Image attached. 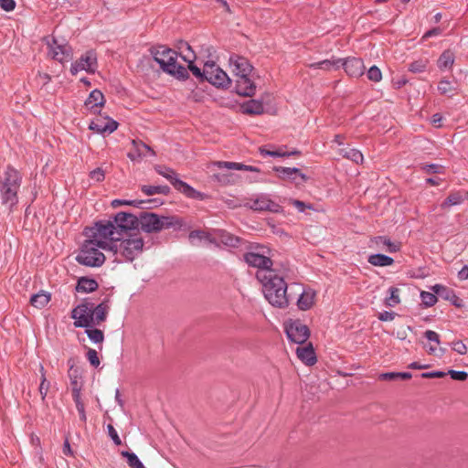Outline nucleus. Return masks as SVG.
Instances as JSON below:
<instances>
[{
  "mask_svg": "<svg viewBox=\"0 0 468 468\" xmlns=\"http://www.w3.org/2000/svg\"><path fill=\"white\" fill-rule=\"evenodd\" d=\"M261 271L258 281L261 284L266 300L273 306L283 308L288 306L287 283L277 271L272 272Z\"/></svg>",
  "mask_w": 468,
  "mask_h": 468,
  "instance_id": "f257e3e1",
  "label": "nucleus"
},
{
  "mask_svg": "<svg viewBox=\"0 0 468 468\" xmlns=\"http://www.w3.org/2000/svg\"><path fill=\"white\" fill-rule=\"evenodd\" d=\"M229 64L236 76V92L241 96L252 97L256 92L252 65L246 58L236 54L229 57Z\"/></svg>",
  "mask_w": 468,
  "mask_h": 468,
  "instance_id": "f03ea898",
  "label": "nucleus"
},
{
  "mask_svg": "<svg viewBox=\"0 0 468 468\" xmlns=\"http://www.w3.org/2000/svg\"><path fill=\"white\" fill-rule=\"evenodd\" d=\"M109 306L105 303L95 305L92 303H82L71 311L75 327H93L106 320Z\"/></svg>",
  "mask_w": 468,
  "mask_h": 468,
  "instance_id": "7ed1b4c3",
  "label": "nucleus"
},
{
  "mask_svg": "<svg viewBox=\"0 0 468 468\" xmlns=\"http://www.w3.org/2000/svg\"><path fill=\"white\" fill-rule=\"evenodd\" d=\"M151 55L163 71L176 77L178 80H186L188 78L187 69L177 63V58L180 52L169 48L165 46H158L151 48Z\"/></svg>",
  "mask_w": 468,
  "mask_h": 468,
  "instance_id": "20e7f679",
  "label": "nucleus"
},
{
  "mask_svg": "<svg viewBox=\"0 0 468 468\" xmlns=\"http://www.w3.org/2000/svg\"><path fill=\"white\" fill-rule=\"evenodd\" d=\"M84 233L99 248L109 251L116 248V242L122 239L111 219L97 221L94 226L86 228Z\"/></svg>",
  "mask_w": 468,
  "mask_h": 468,
  "instance_id": "39448f33",
  "label": "nucleus"
},
{
  "mask_svg": "<svg viewBox=\"0 0 468 468\" xmlns=\"http://www.w3.org/2000/svg\"><path fill=\"white\" fill-rule=\"evenodd\" d=\"M22 177L19 172L13 167H7L4 179L0 182V195L2 204L12 209L18 202L17 193L20 188Z\"/></svg>",
  "mask_w": 468,
  "mask_h": 468,
  "instance_id": "423d86ee",
  "label": "nucleus"
},
{
  "mask_svg": "<svg viewBox=\"0 0 468 468\" xmlns=\"http://www.w3.org/2000/svg\"><path fill=\"white\" fill-rule=\"evenodd\" d=\"M144 241L139 233L125 236L116 242V248L112 250L115 255L127 261H133L144 250Z\"/></svg>",
  "mask_w": 468,
  "mask_h": 468,
  "instance_id": "0eeeda50",
  "label": "nucleus"
},
{
  "mask_svg": "<svg viewBox=\"0 0 468 468\" xmlns=\"http://www.w3.org/2000/svg\"><path fill=\"white\" fill-rule=\"evenodd\" d=\"M138 218L139 228L146 233L159 232L165 229L180 226L176 217H159L151 212H143Z\"/></svg>",
  "mask_w": 468,
  "mask_h": 468,
  "instance_id": "6e6552de",
  "label": "nucleus"
},
{
  "mask_svg": "<svg viewBox=\"0 0 468 468\" xmlns=\"http://www.w3.org/2000/svg\"><path fill=\"white\" fill-rule=\"evenodd\" d=\"M244 261L246 263L252 267L256 268V278L258 279V275L260 272L266 271L272 272L275 270L272 268L273 261L271 260V250L263 246H257L253 248L251 250L246 252L243 255Z\"/></svg>",
  "mask_w": 468,
  "mask_h": 468,
  "instance_id": "1a4fd4ad",
  "label": "nucleus"
},
{
  "mask_svg": "<svg viewBox=\"0 0 468 468\" xmlns=\"http://www.w3.org/2000/svg\"><path fill=\"white\" fill-rule=\"evenodd\" d=\"M101 248L90 240V239H86L80 250L76 256V261L84 266L88 267H100L105 261V255L101 251Z\"/></svg>",
  "mask_w": 468,
  "mask_h": 468,
  "instance_id": "9d476101",
  "label": "nucleus"
},
{
  "mask_svg": "<svg viewBox=\"0 0 468 468\" xmlns=\"http://www.w3.org/2000/svg\"><path fill=\"white\" fill-rule=\"evenodd\" d=\"M112 224L122 239L125 236L133 235L130 231L139 228V218L131 213L119 212L113 217Z\"/></svg>",
  "mask_w": 468,
  "mask_h": 468,
  "instance_id": "9b49d317",
  "label": "nucleus"
},
{
  "mask_svg": "<svg viewBox=\"0 0 468 468\" xmlns=\"http://www.w3.org/2000/svg\"><path fill=\"white\" fill-rule=\"evenodd\" d=\"M156 171L159 175L163 176L170 181L176 189L185 194L186 197L191 198H197L201 197V193L195 190L188 184L183 182L176 177V173L168 167H158Z\"/></svg>",
  "mask_w": 468,
  "mask_h": 468,
  "instance_id": "f8f14e48",
  "label": "nucleus"
},
{
  "mask_svg": "<svg viewBox=\"0 0 468 468\" xmlns=\"http://www.w3.org/2000/svg\"><path fill=\"white\" fill-rule=\"evenodd\" d=\"M98 68L97 54L90 49L86 51L80 58L71 64L70 72L72 75L85 70L88 73H94Z\"/></svg>",
  "mask_w": 468,
  "mask_h": 468,
  "instance_id": "ddd939ff",
  "label": "nucleus"
},
{
  "mask_svg": "<svg viewBox=\"0 0 468 468\" xmlns=\"http://www.w3.org/2000/svg\"><path fill=\"white\" fill-rule=\"evenodd\" d=\"M205 80L218 87H227L230 83L228 74L214 62L205 63Z\"/></svg>",
  "mask_w": 468,
  "mask_h": 468,
  "instance_id": "4468645a",
  "label": "nucleus"
},
{
  "mask_svg": "<svg viewBox=\"0 0 468 468\" xmlns=\"http://www.w3.org/2000/svg\"><path fill=\"white\" fill-rule=\"evenodd\" d=\"M46 41L52 58L61 63L71 58L72 49L69 45L58 43V39L54 37H46Z\"/></svg>",
  "mask_w": 468,
  "mask_h": 468,
  "instance_id": "2eb2a0df",
  "label": "nucleus"
},
{
  "mask_svg": "<svg viewBox=\"0 0 468 468\" xmlns=\"http://www.w3.org/2000/svg\"><path fill=\"white\" fill-rule=\"evenodd\" d=\"M178 49L180 50V57L184 61L187 62L188 69L193 73V75L201 80H205V67L203 68V70H201L194 64L196 55L190 45L187 42L182 41L178 46Z\"/></svg>",
  "mask_w": 468,
  "mask_h": 468,
  "instance_id": "dca6fc26",
  "label": "nucleus"
},
{
  "mask_svg": "<svg viewBox=\"0 0 468 468\" xmlns=\"http://www.w3.org/2000/svg\"><path fill=\"white\" fill-rule=\"evenodd\" d=\"M294 353L297 358L306 367H313L317 363V356L311 342L299 345L294 349Z\"/></svg>",
  "mask_w": 468,
  "mask_h": 468,
  "instance_id": "f3484780",
  "label": "nucleus"
},
{
  "mask_svg": "<svg viewBox=\"0 0 468 468\" xmlns=\"http://www.w3.org/2000/svg\"><path fill=\"white\" fill-rule=\"evenodd\" d=\"M89 128L98 133H112L118 128V122L109 117H97L93 120Z\"/></svg>",
  "mask_w": 468,
  "mask_h": 468,
  "instance_id": "a211bd4d",
  "label": "nucleus"
},
{
  "mask_svg": "<svg viewBox=\"0 0 468 468\" xmlns=\"http://www.w3.org/2000/svg\"><path fill=\"white\" fill-rule=\"evenodd\" d=\"M340 67H343L347 75L353 78H358L365 72L364 62L359 58L352 57L342 59Z\"/></svg>",
  "mask_w": 468,
  "mask_h": 468,
  "instance_id": "6ab92c4d",
  "label": "nucleus"
},
{
  "mask_svg": "<svg viewBox=\"0 0 468 468\" xmlns=\"http://www.w3.org/2000/svg\"><path fill=\"white\" fill-rule=\"evenodd\" d=\"M147 155L154 156V151L143 141L140 140H133L132 141V149L127 154L128 158L132 161L141 160L143 157Z\"/></svg>",
  "mask_w": 468,
  "mask_h": 468,
  "instance_id": "aec40b11",
  "label": "nucleus"
},
{
  "mask_svg": "<svg viewBox=\"0 0 468 468\" xmlns=\"http://www.w3.org/2000/svg\"><path fill=\"white\" fill-rule=\"evenodd\" d=\"M248 205L251 209L259 211H278L279 208V205L271 200L266 195H260L250 198Z\"/></svg>",
  "mask_w": 468,
  "mask_h": 468,
  "instance_id": "412c9836",
  "label": "nucleus"
},
{
  "mask_svg": "<svg viewBox=\"0 0 468 468\" xmlns=\"http://www.w3.org/2000/svg\"><path fill=\"white\" fill-rule=\"evenodd\" d=\"M105 103L103 93L99 90H93L85 101V108L92 114L101 112Z\"/></svg>",
  "mask_w": 468,
  "mask_h": 468,
  "instance_id": "4be33fe9",
  "label": "nucleus"
},
{
  "mask_svg": "<svg viewBox=\"0 0 468 468\" xmlns=\"http://www.w3.org/2000/svg\"><path fill=\"white\" fill-rule=\"evenodd\" d=\"M315 291L311 288H303L300 293L296 304L297 307L302 311L309 310L314 304Z\"/></svg>",
  "mask_w": 468,
  "mask_h": 468,
  "instance_id": "5701e85b",
  "label": "nucleus"
},
{
  "mask_svg": "<svg viewBox=\"0 0 468 468\" xmlns=\"http://www.w3.org/2000/svg\"><path fill=\"white\" fill-rule=\"evenodd\" d=\"M314 183V172L309 168L300 169L294 167V186Z\"/></svg>",
  "mask_w": 468,
  "mask_h": 468,
  "instance_id": "b1692460",
  "label": "nucleus"
},
{
  "mask_svg": "<svg viewBox=\"0 0 468 468\" xmlns=\"http://www.w3.org/2000/svg\"><path fill=\"white\" fill-rule=\"evenodd\" d=\"M311 335L307 325L302 324L299 320L294 321V344L303 345L307 343Z\"/></svg>",
  "mask_w": 468,
  "mask_h": 468,
  "instance_id": "393cba45",
  "label": "nucleus"
},
{
  "mask_svg": "<svg viewBox=\"0 0 468 468\" xmlns=\"http://www.w3.org/2000/svg\"><path fill=\"white\" fill-rule=\"evenodd\" d=\"M211 165L216 166L219 169H229V170H244V171H251V172H259V169L255 166L243 165L236 162H225V161H217L213 162Z\"/></svg>",
  "mask_w": 468,
  "mask_h": 468,
  "instance_id": "a878e982",
  "label": "nucleus"
},
{
  "mask_svg": "<svg viewBox=\"0 0 468 468\" xmlns=\"http://www.w3.org/2000/svg\"><path fill=\"white\" fill-rule=\"evenodd\" d=\"M438 90L440 94L447 96L449 98L458 94V85L455 80L451 81L446 79H442L438 83Z\"/></svg>",
  "mask_w": 468,
  "mask_h": 468,
  "instance_id": "bb28decb",
  "label": "nucleus"
},
{
  "mask_svg": "<svg viewBox=\"0 0 468 468\" xmlns=\"http://www.w3.org/2000/svg\"><path fill=\"white\" fill-rule=\"evenodd\" d=\"M259 152L262 156L271 157H285L292 154V152L289 151L286 146H271V149H268L267 146H261Z\"/></svg>",
  "mask_w": 468,
  "mask_h": 468,
  "instance_id": "cd10ccee",
  "label": "nucleus"
},
{
  "mask_svg": "<svg viewBox=\"0 0 468 468\" xmlns=\"http://www.w3.org/2000/svg\"><path fill=\"white\" fill-rule=\"evenodd\" d=\"M372 242L378 248L386 247V250L389 253H394L400 250V244L391 241L387 236H377L372 239Z\"/></svg>",
  "mask_w": 468,
  "mask_h": 468,
  "instance_id": "c85d7f7f",
  "label": "nucleus"
},
{
  "mask_svg": "<svg viewBox=\"0 0 468 468\" xmlns=\"http://www.w3.org/2000/svg\"><path fill=\"white\" fill-rule=\"evenodd\" d=\"M215 238H216V241H217L216 244L220 242V243H222L226 246H229V247H236L239 242V239L238 237H235L225 230H216Z\"/></svg>",
  "mask_w": 468,
  "mask_h": 468,
  "instance_id": "c756f323",
  "label": "nucleus"
},
{
  "mask_svg": "<svg viewBox=\"0 0 468 468\" xmlns=\"http://www.w3.org/2000/svg\"><path fill=\"white\" fill-rule=\"evenodd\" d=\"M99 287L98 282L94 279L81 277L79 279L76 290L81 292H92Z\"/></svg>",
  "mask_w": 468,
  "mask_h": 468,
  "instance_id": "7c9ffc66",
  "label": "nucleus"
},
{
  "mask_svg": "<svg viewBox=\"0 0 468 468\" xmlns=\"http://www.w3.org/2000/svg\"><path fill=\"white\" fill-rule=\"evenodd\" d=\"M263 110L262 102L258 100H250L241 105V111L246 114H261Z\"/></svg>",
  "mask_w": 468,
  "mask_h": 468,
  "instance_id": "2f4dec72",
  "label": "nucleus"
},
{
  "mask_svg": "<svg viewBox=\"0 0 468 468\" xmlns=\"http://www.w3.org/2000/svg\"><path fill=\"white\" fill-rule=\"evenodd\" d=\"M454 58L455 57L452 50H444L438 59L437 66L441 70L451 69L454 63Z\"/></svg>",
  "mask_w": 468,
  "mask_h": 468,
  "instance_id": "473e14b6",
  "label": "nucleus"
},
{
  "mask_svg": "<svg viewBox=\"0 0 468 468\" xmlns=\"http://www.w3.org/2000/svg\"><path fill=\"white\" fill-rule=\"evenodd\" d=\"M367 261H368V263H370L373 266L386 267V266L392 265L394 262V260H393V258H391L389 256L380 254V253H376V254L369 255Z\"/></svg>",
  "mask_w": 468,
  "mask_h": 468,
  "instance_id": "72a5a7b5",
  "label": "nucleus"
},
{
  "mask_svg": "<svg viewBox=\"0 0 468 468\" xmlns=\"http://www.w3.org/2000/svg\"><path fill=\"white\" fill-rule=\"evenodd\" d=\"M189 239L192 243L195 239L205 241L207 244L217 243L215 236L203 230H193L189 233Z\"/></svg>",
  "mask_w": 468,
  "mask_h": 468,
  "instance_id": "f704fd0d",
  "label": "nucleus"
},
{
  "mask_svg": "<svg viewBox=\"0 0 468 468\" xmlns=\"http://www.w3.org/2000/svg\"><path fill=\"white\" fill-rule=\"evenodd\" d=\"M339 154L344 158L349 159L356 164H360L364 160L362 153L355 148H341L339 149Z\"/></svg>",
  "mask_w": 468,
  "mask_h": 468,
  "instance_id": "c9c22d12",
  "label": "nucleus"
},
{
  "mask_svg": "<svg viewBox=\"0 0 468 468\" xmlns=\"http://www.w3.org/2000/svg\"><path fill=\"white\" fill-rule=\"evenodd\" d=\"M50 301V294L48 292H38L31 296L30 303L37 308H43Z\"/></svg>",
  "mask_w": 468,
  "mask_h": 468,
  "instance_id": "e433bc0d",
  "label": "nucleus"
},
{
  "mask_svg": "<svg viewBox=\"0 0 468 468\" xmlns=\"http://www.w3.org/2000/svg\"><path fill=\"white\" fill-rule=\"evenodd\" d=\"M69 378L70 379L71 390H74L75 388L82 389V383L80 381L81 377L79 373V369L74 368L73 365H70Z\"/></svg>",
  "mask_w": 468,
  "mask_h": 468,
  "instance_id": "4c0bfd02",
  "label": "nucleus"
},
{
  "mask_svg": "<svg viewBox=\"0 0 468 468\" xmlns=\"http://www.w3.org/2000/svg\"><path fill=\"white\" fill-rule=\"evenodd\" d=\"M39 371H40V374H41V378H40V385H39V388H38V391H39V393L41 395L42 401H45L47 394H48V391L49 387H50V383L47 379L46 371H45L44 367L42 365H40Z\"/></svg>",
  "mask_w": 468,
  "mask_h": 468,
  "instance_id": "58836bf2",
  "label": "nucleus"
},
{
  "mask_svg": "<svg viewBox=\"0 0 468 468\" xmlns=\"http://www.w3.org/2000/svg\"><path fill=\"white\" fill-rule=\"evenodd\" d=\"M342 62L341 58L331 60V59H324L316 63H314L312 67L315 69H321L324 70H330L332 69H339L340 63Z\"/></svg>",
  "mask_w": 468,
  "mask_h": 468,
  "instance_id": "ea45409f",
  "label": "nucleus"
},
{
  "mask_svg": "<svg viewBox=\"0 0 468 468\" xmlns=\"http://www.w3.org/2000/svg\"><path fill=\"white\" fill-rule=\"evenodd\" d=\"M464 200V197L459 192L451 193L447 198L441 203V208H447L452 206L460 205Z\"/></svg>",
  "mask_w": 468,
  "mask_h": 468,
  "instance_id": "a19ab883",
  "label": "nucleus"
},
{
  "mask_svg": "<svg viewBox=\"0 0 468 468\" xmlns=\"http://www.w3.org/2000/svg\"><path fill=\"white\" fill-rule=\"evenodd\" d=\"M215 179L221 185H234L238 176L231 173H218L214 175Z\"/></svg>",
  "mask_w": 468,
  "mask_h": 468,
  "instance_id": "79ce46f5",
  "label": "nucleus"
},
{
  "mask_svg": "<svg viewBox=\"0 0 468 468\" xmlns=\"http://www.w3.org/2000/svg\"><path fill=\"white\" fill-rule=\"evenodd\" d=\"M141 189L147 196L155 194L165 195L169 192V187L167 186H142Z\"/></svg>",
  "mask_w": 468,
  "mask_h": 468,
  "instance_id": "37998d69",
  "label": "nucleus"
},
{
  "mask_svg": "<svg viewBox=\"0 0 468 468\" xmlns=\"http://www.w3.org/2000/svg\"><path fill=\"white\" fill-rule=\"evenodd\" d=\"M85 333L91 342L94 344H101L104 340L103 332L100 329L88 327L86 328Z\"/></svg>",
  "mask_w": 468,
  "mask_h": 468,
  "instance_id": "c03bdc74",
  "label": "nucleus"
},
{
  "mask_svg": "<svg viewBox=\"0 0 468 468\" xmlns=\"http://www.w3.org/2000/svg\"><path fill=\"white\" fill-rule=\"evenodd\" d=\"M122 455L127 459V463L131 468H144L135 453L123 451Z\"/></svg>",
  "mask_w": 468,
  "mask_h": 468,
  "instance_id": "a18cd8bd",
  "label": "nucleus"
},
{
  "mask_svg": "<svg viewBox=\"0 0 468 468\" xmlns=\"http://www.w3.org/2000/svg\"><path fill=\"white\" fill-rule=\"evenodd\" d=\"M420 299H421L422 304L425 307H431L438 301L437 296L435 295V293L433 292H425V291H422L420 292Z\"/></svg>",
  "mask_w": 468,
  "mask_h": 468,
  "instance_id": "49530a36",
  "label": "nucleus"
},
{
  "mask_svg": "<svg viewBox=\"0 0 468 468\" xmlns=\"http://www.w3.org/2000/svg\"><path fill=\"white\" fill-rule=\"evenodd\" d=\"M389 298L386 300L388 306L393 307L400 303L399 299V289L397 287H390L388 289Z\"/></svg>",
  "mask_w": 468,
  "mask_h": 468,
  "instance_id": "de8ad7c7",
  "label": "nucleus"
},
{
  "mask_svg": "<svg viewBox=\"0 0 468 468\" xmlns=\"http://www.w3.org/2000/svg\"><path fill=\"white\" fill-rule=\"evenodd\" d=\"M431 291L435 293V295H439L445 300L450 299V295L453 293L452 291L441 284L433 285L431 287Z\"/></svg>",
  "mask_w": 468,
  "mask_h": 468,
  "instance_id": "09e8293b",
  "label": "nucleus"
},
{
  "mask_svg": "<svg viewBox=\"0 0 468 468\" xmlns=\"http://www.w3.org/2000/svg\"><path fill=\"white\" fill-rule=\"evenodd\" d=\"M294 207L301 213L309 215V211H316L314 206L312 203H306L301 200L294 199Z\"/></svg>",
  "mask_w": 468,
  "mask_h": 468,
  "instance_id": "8fccbe9b",
  "label": "nucleus"
},
{
  "mask_svg": "<svg viewBox=\"0 0 468 468\" xmlns=\"http://www.w3.org/2000/svg\"><path fill=\"white\" fill-rule=\"evenodd\" d=\"M367 79L374 82H379L382 79L381 70L377 66H372L367 72Z\"/></svg>",
  "mask_w": 468,
  "mask_h": 468,
  "instance_id": "3c124183",
  "label": "nucleus"
},
{
  "mask_svg": "<svg viewBox=\"0 0 468 468\" xmlns=\"http://www.w3.org/2000/svg\"><path fill=\"white\" fill-rule=\"evenodd\" d=\"M87 358L90 365L94 367H98L100 366V358L98 356V353L95 349L89 348L87 351Z\"/></svg>",
  "mask_w": 468,
  "mask_h": 468,
  "instance_id": "603ef678",
  "label": "nucleus"
},
{
  "mask_svg": "<svg viewBox=\"0 0 468 468\" xmlns=\"http://www.w3.org/2000/svg\"><path fill=\"white\" fill-rule=\"evenodd\" d=\"M90 178L94 182H102L105 178V172L102 168L98 167L90 171Z\"/></svg>",
  "mask_w": 468,
  "mask_h": 468,
  "instance_id": "864d4df0",
  "label": "nucleus"
},
{
  "mask_svg": "<svg viewBox=\"0 0 468 468\" xmlns=\"http://www.w3.org/2000/svg\"><path fill=\"white\" fill-rule=\"evenodd\" d=\"M273 170L281 178L291 177L292 176V168L290 167L275 166Z\"/></svg>",
  "mask_w": 468,
  "mask_h": 468,
  "instance_id": "5fc2aeb1",
  "label": "nucleus"
},
{
  "mask_svg": "<svg viewBox=\"0 0 468 468\" xmlns=\"http://www.w3.org/2000/svg\"><path fill=\"white\" fill-rule=\"evenodd\" d=\"M448 374L451 376V378L454 380L459 381H464L468 378V374L465 371H459V370H449Z\"/></svg>",
  "mask_w": 468,
  "mask_h": 468,
  "instance_id": "6e6d98bb",
  "label": "nucleus"
},
{
  "mask_svg": "<svg viewBox=\"0 0 468 468\" xmlns=\"http://www.w3.org/2000/svg\"><path fill=\"white\" fill-rule=\"evenodd\" d=\"M409 69L414 73H420L425 71L426 64L422 61H414L410 64Z\"/></svg>",
  "mask_w": 468,
  "mask_h": 468,
  "instance_id": "4d7b16f0",
  "label": "nucleus"
},
{
  "mask_svg": "<svg viewBox=\"0 0 468 468\" xmlns=\"http://www.w3.org/2000/svg\"><path fill=\"white\" fill-rule=\"evenodd\" d=\"M452 348L460 355H465L467 353V346L460 340L452 342Z\"/></svg>",
  "mask_w": 468,
  "mask_h": 468,
  "instance_id": "13d9d810",
  "label": "nucleus"
},
{
  "mask_svg": "<svg viewBox=\"0 0 468 468\" xmlns=\"http://www.w3.org/2000/svg\"><path fill=\"white\" fill-rule=\"evenodd\" d=\"M422 169L429 174H440L441 173L442 166L437 164L424 165Z\"/></svg>",
  "mask_w": 468,
  "mask_h": 468,
  "instance_id": "bf43d9fd",
  "label": "nucleus"
},
{
  "mask_svg": "<svg viewBox=\"0 0 468 468\" xmlns=\"http://www.w3.org/2000/svg\"><path fill=\"white\" fill-rule=\"evenodd\" d=\"M107 430H108L109 436L112 438L113 442L116 445H121L122 444V441H121V439H120L116 430L114 429V427L112 424H109L107 426Z\"/></svg>",
  "mask_w": 468,
  "mask_h": 468,
  "instance_id": "052dcab7",
  "label": "nucleus"
},
{
  "mask_svg": "<svg viewBox=\"0 0 468 468\" xmlns=\"http://www.w3.org/2000/svg\"><path fill=\"white\" fill-rule=\"evenodd\" d=\"M0 7L6 12H11L16 8V2L15 0H0Z\"/></svg>",
  "mask_w": 468,
  "mask_h": 468,
  "instance_id": "680f3d73",
  "label": "nucleus"
},
{
  "mask_svg": "<svg viewBox=\"0 0 468 468\" xmlns=\"http://www.w3.org/2000/svg\"><path fill=\"white\" fill-rule=\"evenodd\" d=\"M284 332L290 342L292 343V320L288 319L284 322Z\"/></svg>",
  "mask_w": 468,
  "mask_h": 468,
  "instance_id": "e2e57ef3",
  "label": "nucleus"
},
{
  "mask_svg": "<svg viewBox=\"0 0 468 468\" xmlns=\"http://www.w3.org/2000/svg\"><path fill=\"white\" fill-rule=\"evenodd\" d=\"M396 316L394 312L384 311L378 314V319L382 322L392 321Z\"/></svg>",
  "mask_w": 468,
  "mask_h": 468,
  "instance_id": "0e129e2a",
  "label": "nucleus"
},
{
  "mask_svg": "<svg viewBox=\"0 0 468 468\" xmlns=\"http://www.w3.org/2000/svg\"><path fill=\"white\" fill-rule=\"evenodd\" d=\"M424 335L429 341L434 342L438 345L440 344V335L436 332L432 330H427Z\"/></svg>",
  "mask_w": 468,
  "mask_h": 468,
  "instance_id": "69168bd1",
  "label": "nucleus"
},
{
  "mask_svg": "<svg viewBox=\"0 0 468 468\" xmlns=\"http://www.w3.org/2000/svg\"><path fill=\"white\" fill-rule=\"evenodd\" d=\"M444 376H446V373L443 371L425 372L420 375L423 378H443Z\"/></svg>",
  "mask_w": 468,
  "mask_h": 468,
  "instance_id": "338daca9",
  "label": "nucleus"
},
{
  "mask_svg": "<svg viewBox=\"0 0 468 468\" xmlns=\"http://www.w3.org/2000/svg\"><path fill=\"white\" fill-rule=\"evenodd\" d=\"M378 378L380 380H384V381H392V380H397L398 376H397V372H387V373L380 374Z\"/></svg>",
  "mask_w": 468,
  "mask_h": 468,
  "instance_id": "774afa93",
  "label": "nucleus"
}]
</instances>
